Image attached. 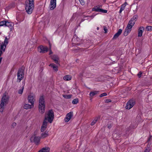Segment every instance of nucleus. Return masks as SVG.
Instances as JSON below:
<instances>
[{
  "label": "nucleus",
  "mask_w": 152,
  "mask_h": 152,
  "mask_svg": "<svg viewBox=\"0 0 152 152\" xmlns=\"http://www.w3.org/2000/svg\"><path fill=\"white\" fill-rule=\"evenodd\" d=\"M81 4H84V2L83 1V0H79Z\"/></svg>",
  "instance_id": "46"
},
{
  "label": "nucleus",
  "mask_w": 152,
  "mask_h": 152,
  "mask_svg": "<svg viewBox=\"0 0 152 152\" xmlns=\"http://www.w3.org/2000/svg\"><path fill=\"white\" fill-rule=\"evenodd\" d=\"M63 96L65 98L68 99L70 98L71 97L70 95H66V96H64V95Z\"/></svg>",
  "instance_id": "42"
},
{
  "label": "nucleus",
  "mask_w": 152,
  "mask_h": 152,
  "mask_svg": "<svg viewBox=\"0 0 152 152\" xmlns=\"http://www.w3.org/2000/svg\"><path fill=\"white\" fill-rule=\"evenodd\" d=\"M101 9L99 7L97 6L94 7L93 9L92 10L96 12H100Z\"/></svg>",
  "instance_id": "26"
},
{
  "label": "nucleus",
  "mask_w": 152,
  "mask_h": 152,
  "mask_svg": "<svg viewBox=\"0 0 152 152\" xmlns=\"http://www.w3.org/2000/svg\"><path fill=\"white\" fill-rule=\"evenodd\" d=\"M47 125V122L45 120H44L42 125V126L41 131V132H44L46 129Z\"/></svg>",
  "instance_id": "18"
},
{
  "label": "nucleus",
  "mask_w": 152,
  "mask_h": 152,
  "mask_svg": "<svg viewBox=\"0 0 152 152\" xmlns=\"http://www.w3.org/2000/svg\"><path fill=\"white\" fill-rule=\"evenodd\" d=\"M144 30V28L142 26L140 27L138 30V36L141 37L142 35L143 32Z\"/></svg>",
  "instance_id": "19"
},
{
  "label": "nucleus",
  "mask_w": 152,
  "mask_h": 152,
  "mask_svg": "<svg viewBox=\"0 0 152 152\" xmlns=\"http://www.w3.org/2000/svg\"><path fill=\"white\" fill-rule=\"evenodd\" d=\"M94 15H91V16H84V18H85V17H91V18H93L94 17Z\"/></svg>",
  "instance_id": "43"
},
{
  "label": "nucleus",
  "mask_w": 152,
  "mask_h": 152,
  "mask_svg": "<svg viewBox=\"0 0 152 152\" xmlns=\"http://www.w3.org/2000/svg\"><path fill=\"white\" fill-rule=\"evenodd\" d=\"M100 12H102L104 13H106L107 12V10H103L101 9Z\"/></svg>",
  "instance_id": "36"
},
{
  "label": "nucleus",
  "mask_w": 152,
  "mask_h": 152,
  "mask_svg": "<svg viewBox=\"0 0 152 152\" xmlns=\"http://www.w3.org/2000/svg\"><path fill=\"white\" fill-rule=\"evenodd\" d=\"M51 59H53L54 62L57 64H59L58 60L59 58L58 56L56 55H53L51 56Z\"/></svg>",
  "instance_id": "12"
},
{
  "label": "nucleus",
  "mask_w": 152,
  "mask_h": 152,
  "mask_svg": "<svg viewBox=\"0 0 152 152\" xmlns=\"http://www.w3.org/2000/svg\"><path fill=\"white\" fill-rule=\"evenodd\" d=\"M5 26L8 27L10 31L12 30L13 28L14 24L7 20H2L0 22V26Z\"/></svg>",
  "instance_id": "4"
},
{
  "label": "nucleus",
  "mask_w": 152,
  "mask_h": 152,
  "mask_svg": "<svg viewBox=\"0 0 152 152\" xmlns=\"http://www.w3.org/2000/svg\"><path fill=\"white\" fill-rule=\"evenodd\" d=\"M113 125V123L111 122H108L107 124V127L109 129H110L111 128L112 126Z\"/></svg>",
  "instance_id": "29"
},
{
  "label": "nucleus",
  "mask_w": 152,
  "mask_h": 152,
  "mask_svg": "<svg viewBox=\"0 0 152 152\" xmlns=\"http://www.w3.org/2000/svg\"><path fill=\"white\" fill-rule=\"evenodd\" d=\"M137 17L138 16L137 15H135L131 19L133 21L134 20L135 22L137 20Z\"/></svg>",
  "instance_id": "32"
},
{
  "label": "nucleus",
  "mask_w": 152,
  "mask_h": 152,
  "mask_svg": "<svg viewBox=\"0 0 152 152\" xmlns=\"http://www.w3.org/2000/svg\"><path fill=\"white\" fill-rule=\"evenodd\" d=\"M150 151V149L148 148L146 149L144 151V152H149Z\"/></svg>",
  "instance_id": "41"
},
{
  "label": "nucleus",
  "mask_w": 152,
  "mask_h": 152,
  "mask_svg": "<svg viewBox=\"0 0 152 152\" xmlns=\"http://www.w3.org/2000/svg\"><path fill=\"white\" fill-rule=\"evenodd\" d=\"M126 6V4H123L121 6V9L124 10L125 8V6Z\"/></svg>",
  "instance_id": "34"
},
{
  "label": "nucleus",
  "mask_w": 152,
  "mask_h": 152,
  "mask_svg": "<svg viewBox=\"0 0 152 152\" xmlns=\"http://www.w3.org/2000/svg\"><path fill=\"white\" fill-rule=\"evenodd\" d=\"M142 72H141L140 71L139 73L137 74V76H138L139 78L140 77H141V74H142Z\"/></svg>",
  "instance_id": "40"
},
{
  "label": "nucleus",
  "mask_w": 152,
  "mask_h": 152,
  "mask_svg": "<svg viewBox=\"0 0 152 152\" xmlns=\"http://www.w3.org/2000/svg\"><path fill=\"white\" fill-rule=\"evenodd\" d=\"M33 107L34 105L33 104L30 105L28 104H25L23 106V108L25 109H31Z\"/></svg>",
  "instance_id": "20"
},
{
  "label": "nucleus",
  "mask_w": 152,
  "mask_h": 152,
  "mask_svg": "<svg viewBox=\"0 0 152 152\" xmlns=\"http://www.w3.org/2000/svg\"><path fill=\"white\" fill-rule=\"evenodd\" d=\"M9 99V96H6L5 93L4 94L0 104V112H1L2 113L3 112L4 104H7Z\"/></svg>",
  "instance_id": "1"
},
{
  "label": "nucleus",
  "mask_w": 152,
  "mask_h": 152,
  "mask_svg": "<svg viewBox=\"0 0 152 152\" xmlns=\"http://www.w3.org/2000/svg\"><path fill=\"white\" fill-rule=\"evenodd\" d=\"M54 118V113L53 110L51 109L49 110L47 114H46L44 120H47L49 122L51 123Z\"/></svg>",
  "instance_id": "2"
},
{
  "label": "nucleus",
  "mask_w": 152,
  "mask_h": 152,
  "mask_svg": "<svg viewBox=\"0 0 152 152\" xmlns=\"http://www.w3.org/2000/svg\"><path fill=\"white\" fill-rule=\"evenodd\" d=\"M103 29L104 31V33H106L107 32V29L106 27L105 26H103Z\"/></svg>",
  "instance_id": "38"
},
{
  "label": "nucleus",
  "mask_w": 152,
  "mask_h": 152,
  "mask_svg": "<svg viewBox=\"0 0 152 152\" xmlns=\"http://www.w3.org/2000/svg\"><path fill=\"white\" fill-rule=\"evenodd\" d=\"M135 23L134 20L133 21L131 19L129 21L126 27H127V28H129L130 29H132V26L134 25Z\"/></svg>",
  "instance_id": "16"
},
{
  "label": "nucleus",
  "mask_w": 152,
  "mask_h": 152,
  "mask_svg": "<svg viewBox=\"0 0 152 152\" xmlns=\"http://www.w3.org/2000/svg\"><path fill=\"white\" fill-rule=\"evenodd\" d=\"M105 102L106 103H108V102H111V100L110 99H106L105 100Z\"/></svg>",
  "instance_id": "39"
},
{
  "label": "nucleus",
  "mask_w": 152,
  "mask_h": 152,
  "mask_svg": "<svg viewBox=\"0 0 152 152\" xmlns=\"http://www.w3.org/2000/svg\"><path fill=\"white\" fill-rule=\"evenodd\" d=\"M34 96L33 95L30 94L28 96V100L29 102L31 103V104L34 105L35 99Z\"/></svg>",
  "instance_id": "11"
},
{
  "label": "nucleus",
  "mask_w": 152,
  "mask_h": 152,
  "mask_svg": "<svg viewBox=\"0 0 152 152\" xmlns=\"http://www.w3.org/2000/svg\"><path fill=\"white\" fill-rule=\"evenodd\" d=\"M122 31V30L121 29H119L118 32L114 35L112 39H114L117 38L121 34Z\"/></svg>",
  "instance_id": "17"
},
{
  "label": "nucleus",
  "mask_w": 152,
  "mask_h": 152,
  "mask_svg": "<svg viewBox=\"0 0 152 152\" xmlns=\"http://www.w3.org/2000/svg\"><path fill=\"white\" fill-rule=\"evenodd\" d=\"M107 95V94L106 93H102V94H101L99 96L101 97H102L104 96H106Z\"/></svg>",
  "instance_id": "35"
},
{
  "label": "nucleus",
  "mask_w": 152,
  "mask_h": 152,
  "mask_svg": "<svg viewBox=\"0 0 152 152\" xmlns=\"http://www.w3.org/2000/svg\"><path fill=\"white\" fill-rule=\"evenodd\" d=\"M123 10H122L120 9V10L119 12V13H121L122 11Z\"/></svg>",
  "instance_id": "49"
},
{
  "label": "nucleus",
  "mask_w": 152,
  "mask_h": 152,
  "mask_svg": "<svg viewBox=\"0 0 152 152\" xmlns=\"http://www.w3.org/2000/svg\"><path fill=\"white\" fill-rule=\"evenodd\" d=\"M98 91H91L90 94H89V95L91 96H94L95 95L97 94L98 93Z\"/></svg>",
  "instance_id": "27"
},
{
  "label": "nucleus",
  "mask_w": 152,
  "mask_h": 152,
  "mask_svg": "<svg viewBox=\"0 0 152 152\" xmlns=\"http://www.w3.org/2000/svg\"><path fill=\"white\" fill-rule=\"evenodd\" d=\"M116 135L117 134H114L113 135V137L114 138H115V139H118V138L119 137V135H118V137H115V136H116Z\"/></svg>",
  "instance_id": "37"
},
{
  "label": "nucleus",
  "mask_w": 152,
  "mask_h": 152,
  "mask_svg": "<svg viewBox=\"0 0 152 152\" xmlns=\"http://www.w3.org/2000/svg\"><path fill=\"white\" fill-rule=\"evenodd\" d=\"M38 50L40 53H45L48 51V49L47 47L40 45L38 48Z\"/></svg>",
  "instance_id": "9"
},
{
  "label": "nucleus",
  "mask_w": 152,
  "mask_h": 152,
  "mask_svg": "<svg viewBox=\"0 0 152 152\" xmlns=\"http://www.w3.org/2000/svg\"><path fill=\"white\" fill-rule=\"evenodd\" d=\"M50 9L52 10L56 7V0H51L50 3Z\"/></svg>",
  "instance_id": "14"
},
{
  "label": "nucleus",
  "mask_w": 152,
  "mask_h": 152,
  "mask_svg": "<svg viewBox=\"0 0 152 152\" xmlns=\"http://www.w3.org/2000/svg\"><path fill=\"white\" fill-rule=\"evenodd\" d=\"M78 99H75L72 101V103L73 104H76L78 103Z\"/></svg>",
  "instance_id": "31"
},
{
  "label": "nucleus",
  "mask_w": 152,
  "mask_h": 152,
  "mask_svg": "<svg viewBox=\"0 0 152 152\" xmlns=\"http://www.w3.org/2000/svg\"><path fill=\"white\" fill-rule=\"evenodd\" d=\"M49 148L48 147H45L42 148L41 150H40L39 152H49Z\"/></svg>",
  "instance_id": "21"
},
{
  "label": "nucleus",
  "mask_w": 152,
  "mask_h": 152,
  "mask_svg": "<svg viewBox=\"0 0 152 152\" xmlns=\"http://www.w3.org/2000/svg\"><path fill=\"white\" fill-rule=\"evenodd\" d=\"M2 58V57H0V62H1Z\"/></svg>",
  "instance_id": "51"
},
{
  "label": "nucleus",
  "mask_w": 152,
  "mask_h": 152,
  "mask_svg": "<svg viewBox=\"0 0 152 152\" xmlns=\"http://www.w3.org/2000/svg\"><path fill=\"white\" fill-rule=\"evenodd\" d=\"M16 125V123L14 122L12 123V126H13V127L15 126Z\"/></svg>",
  "instance_id": "47"
},
{
  "label": "nucleus",
  "mask_w": 152,
  "mask_h": 152,
  "mask_svg": "<svg viewBox=\"0 0 152 152\" xmlns=\"http://www.w3.org/2000/svg\"><path fill=\"white\" fill-rule=\"evenodd\" d=\"M23 89H24V87H22V88L21 89H20L19 90L18 92V93L20 94H22L23 92Z\"/></svg>",
  "instance_id": "33"
},
{
  "label": "nucleus",
  "mask_w": 152,
  "mask_h": 152,
  "mask_svg": "<svg viewBox=\"0 0 152 152\" xmlns=\"http://www.w3.org/2000/svg\"><path fill=\"white\" fill-rule=\"evenodd\" d=\"M131 30V29H130L129 28H127V27H126V28L125 31L124 32V35L125 36H127Z\"/></svg>",
  "instance_id": "23"
},
{
  "label": "nucleus",
  "mask_w": 152,
  "mask_h": 152,
  "mask_svg": "<svg viewBox=\"0 0 152 152\" xmlns=\"http://www.w3.org/2000/svg\"><path fill=\"white\" fill-rule=\"evenodd\" d=\"M135 104V102L133 100L131 99L129 100L126 104V109L129 110Z\"/></svg>",
  "instance_id": "8"
},
{
  "label": "nucleus",
  "mask_w": 152,
  "mask_h": 152,
  "mask_svg": "<svg viewBox=\"0 0 152 152\" xmlns=\"http://www.w3.org/2000/svg\"><path fill=\"white\" fill-rule=\"evenodd\" d=\"M123 10H122L120 9V10L119 12V13H121L122 11Z\"/></svg>",
  "instance_id": "48"
},
{
  "label": "nucleus",
  "mask_w": 152,
  "mask_h": 152,
  "mask_svg": "<svg viewBox=\"0 0 152 152\" xmlns=\"http://www.w3.org/2000/svg\"><path fill=\"white\" fill-rule=\"evenodd\" d=\"M99 118H100L99 117H96L91 123V125L92 126L94 125Z\"/></svg>",
  "instance_id": "28"
},
{
  "label": "nucleus",
  "mask_w": 152,
  "mask_h": 152,
  "mask_svg": "<svg viewBox=\"0 0 152 152\" xmlns=\"http://www.w3.org/2000/svg\"><path fill=\"white\" fill-rule=\"evenodd\" d=\"M84 20H85L84 19H82L80 23L82 22H83L84 21Z\"/></svg>",
  "instance_id": "50"
},
{
  "label": "nucleus",
  "mask_w": 152,
  "mask_h": 152,
  "mask_svg": "<svg viewBox=\"0 0 152 152\" xmlns=\"http://www.w3.org/2000/svg\"><path fill=\"white\" fill-rule=\"evenodd\" d=\"M50 52H49V55H50V54H52L53 53V52L52 51V50H51L50 46Z\"/></svg>",
  "instance_id": "45"
},
{
  "label": "nucleus",
  "mask_w": 152,
  "mask_h": 152,
  "mask_svg": "<svg viewBox=\"0 0 152 152\" xmlns=\"http://www.w3.org/2000/svg\"><path fill=\"white\" fill-rule=\"evenodd\" d=\"M146 30L148 31H151L152 30V26H147L146 27Z\"/></svg>",
  "instance_id": "30"
},
{
  "label": "nucleus",
  "mask_w": 152,
  "mask_h": 152,
  "mask_svg": "<svg viewBox=\"0 0 152 152\" xmlns=\"http://www.w3.org/2000/svg\"><path fill=\"white\" fill-rule=\"evenodd\" d=\"M34 7V4L28 2L25 7L26 12L28 14H31Z\"/></svg>",
  "instance_id": "6"
},
{
  "label": "nucleus",
  "mask_w": 152,
  "mask_h": 152,
  "mask_svg": "<svg viewBox=\"0 0 152 152\" xmlns=\"http://www.w3.org/2000/svg\"><path fill=\"white\" fill-rule=\"evenodd\" d=\"M9 42V39L7 37H5V39L4 42H2L0 44V57L1 56L3 53L5 52L7 45Z\"/></svg>",
  "instance_id": "3"
},
{
  "label": "nucleus",
  "mask_w": 152,
  "mask_h": 152,
  "mask_svg": "<svg viewBox=\"0 0 152 152\" xmlns=\"http://www.w3.org/2000/svg\"><path fill=\"white\" fill-rule=\"evenodd\" d=\"M124 4H126V5L127 4V3L125 2Z\"/></svg>",
  "instance_id": "52"
},
{
  "label": "nucleus",
  "mask_w": 152,
  "mask_h": 152,
  "mask_svg": "<svg viewBox=\"0 0 152 152\" xmlns=\"http://www.w3.org/2000/svg\"><path fill=\"white\" fill-rule=\"evenodd\" d=\"M63 79L65 80L69 81L71 79L72 77L69 75H66L64 77Z\"/></svg>",
  "instance_id": "24"
},
{
  "label": "nucleus",
  "mask_w": 152,
  "mask_h": 152,
  "mask_svg": "<svg viewBox=\"0 0 152 152\" xmlns=\"http://www.w3.org/2000/svg\"><path fill=\"white\" fill-rule=\"evenodd\" d=\"M40 137L33 136L30 139L31 142H34L36 145H38L40 141Z\"/></svg>",
  "instance_id": "7"
},
{
  "label": "nucleus",
  "mask_w": 152,
  "mask_h": 152,
  "mask_svg": "<svg viewBox=\"0 0 152 152\" xmlns=\"http://www.w3.org/2000/svg\"><path fill=\"white\" fill-rule=\"evenodd\" d=\"M34 0H28V2L34 4Z\"/></svg>",
  "instance_id": "44"
},
{
  "label": "nucleus",
  "mask_w": 152,
  "mask_h": 152,
  "mask_svg": "<svg viewBox=\"0 0 152 152\" xmlns=\"http://www.w3.org/2000/svg\"><path fill=\"white\" fill-rule=\"evenodd\" d=\"M24 70L22 68L18 69L17 72V81L20 82L24 76Z\"/></svg>",
  "instance_id": "5"
},
{
  "label": "nucleus",
  "mask_w": 152,
  "mask_h": 152,
  "mask_svg": "<svg viewBox=\"0 0 152 152\" xmlns=\"http://www.w3.org/2000/svg\"><path fill=\"white\" fill-rule=\"evenodd\" d=\"M73 116V113L72 112H70L69 113H68L66 115V117L64 119L65 121L66 122H68L71 119L72 117Z\"/></svg>",
  "instance_id": "13"
},
{
  "label": "nucleus",
  "mask_w": 152,
  "mask_h": 152,
  "mask_svg": "<svg viewBox=\"0 0 152 152\" xmlns=\"http://www.w3.org/2000/svg\"><path fill=\"white\" fill-rule=\"evenodd\" d=\"M49 66L53 67V70L56 72H57L58 70V67L57 66H55V65L54 64H51Z\"/></svg>",
  "instance_id": "25"
},
{
  "label": "nucleus",
  "mask_w": 152,
  "mask_h": 152,
  "mask_svg": "<svg viewBox=\"0 0 152 152\" xmlns=\"http://www.w3.org/2000/svg\"><path fill=\"white\" fill-rule=\"evenodd\" d=\"M39 111L41 113L43 114L44 113L45 110V105H38Z\"/></svg>",
  "instance_id": "15"
},
{
  "label": "nucleus",
  "mask_w": 152,
  "mask_h": 152,
  "mask_svg": "<svg viewBox=\"0 0 152 152\" xmlns=\"http://www.w3.org/2000/svg\"><path fill=\"white\" fill-rule=\"evenodd\" d=\"M97 29L98 30V29H99V27H97Z\"/></svg>",
  "instance_id": "53"
},
{
  "label": "nucleus",
  "mask_w": 152,
  "mask_h": 152,
  "mask_svg": "<svg viewBox=\"0 0 152 152\" xmlns=\"http://www.w3.org/2000/svg\"><path fill=\"white\" fill-rule=\"evenodd\" d=\"M39 105H45V98L43 95L41 96L39 98Z\"/></svg>",
  "instance_id": "10"
},
{
  "label": "nucleus",
  "mask_w": 152,
  "mask_h": 152,
  "mask_svg": "<svg viewBox=\"0 0 152 152\" xmlns=\"http://www.w3.org/2000/svg\"><path fill=\"white\" fill-rule=\"evenodd\" d=\"M48 132H45L41 134L40 137L41 138H44L48 137Z\"/></svg>",
  "instance_id": "22"
}]
</instances>
